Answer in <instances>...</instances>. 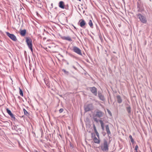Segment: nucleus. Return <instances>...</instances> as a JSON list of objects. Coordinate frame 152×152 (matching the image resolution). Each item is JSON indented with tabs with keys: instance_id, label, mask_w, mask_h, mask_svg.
Segmentation results:
<instances>
[{
	"instance_id": "412c9836",
	"label": "nucleus",
	"mask_w": 152,
	"mask_h": 152,
	"mask_svg": "<svg viewBox=\"0 0 152 152\" xmlns=\"http://www.w3.org/2000/svg\"><path fill=\"white\" fill-rule=\"evenodd\" d=\"M19 89L20 94L21 96H23V93L22 91L20 88H19Z\"/></svg>"
},
{
	"instance_id": "a878e982",
	"label": "nucleus",
	"mask_w": 152,
	"mask_h": 152,
	"mask_svg": "<svg viewBox=\"0 0 152 152\" xmlns=\"http://www.w3.org/2000/svg\"><path fill=\"white\" fill-rule=\"evenodd\" d=\"M95 133H96V135L97 136V137L99 138V133H98V132H96Z\"/></svg>"
},
{
	"instance_id": "0eeeda50",
	"label": "nucleus",
	"mask_w": 152,
	"mask_h": 152,
	"mask_svg": "<svg viewBox=\"0 0 152 152\" xmlns=\"http://www.w3.org/2000/svg\"><path fill=\"white\" fill-rule=\"evenodd\" d=\"M73 50L74 52L79 55L82 54L81 50L79 48L76 46L73 47Z\"/></svg>"
},
{
	"instance_id": "6ab92c4d",
	"label": "nucleus",
	"mask_w": 152,
	"mask_h": 152,
	"mask_svg": "<svg viewBox=\"0 0 152 152\" xmlns=\"http://www.w3.org/2000/svg\"><path fill=\"white\" fill-rule=\"evenodd\" d=\"M64 39L69 41H72L71 38L69 37H64Z\"/></svg>"
},
{
	"instance_id": "2eb2a0df",
	"label": "nucleus",
	"mask_w": 152,
	"mask_h": 152,
	"mask_svg": "<svg viewBox=\"0 0 152 152\" xmlns=\"http://www.w3.org/2000/svg\"><path fill=\"white\" fill-rule=\"evenodd\" d=\"M99 122L100 123L101 126L102 128V129L103 130H104V124L102 121L100 120L99 121Z\"/></svg>"
},
{
	"instance_id": "393cba45",
	"label": "nucleus",
	"mask_w": 152,
	"mask_h": 152,
	"mask_svg": "<svg viewBox=\"0 0 152 152\" xmlns=\"http://www.w3.org/2000/svg\"><path fill=\"white\" fill-rule=\"evenodd\" d=\"M23 111L25 115H27L28 114V113L27 111H26L25 109H23Z\"/></svg>"
},
{
	"instance_id": "4be33fe9",
	"label": "nucleus",
	"mask_w": 152,
	"mask_h": 152,
	"mask_svg": "<svg viewBox=\"0 0 152 152\" xmlns=\"http://www.w3.org/2000/svg\"><path fill=\"white\" fill-rule=\"evenodd\" d=\"M127 110L128 113H130L131 112V108L130 107H128L127 108Z\"/></svg>"
},
{
	"instance_id": "ddd939ff",
	"label": "nucleus",
	"mask_w": 152,
	"mask_h": 152,
	"mask_svg": "<svg viewBox=\"0 0 152 152\" xmlns=\"http://www.w3.org/2000/svg\"><path fill=\"white\" fill-rule=\"evenodd\" d=\"M20 34L23 36H25L26 33V31L25 29L20 30Z\"/></svg>"
},
{
	"instance_id": "c756f323",
	"label": "nucleus",
	"mask_w": 152,
	"mask_h": 152,
	"mask_svg": "<svg viewBox=\"0 0 152 152\" xmlns=\"http://www.w3.org/2000/svg\"><path fill=\"white\" fill-rule=\"evenodd\" d=\"M63 71L64 72H66V70H63Z\"/></svg>"
},
{
	"instance_id": "f257e3e1",
	"label": "nucleus",
	"mask_w": 152,
	"mask_h": 152,
	"mask_svg": "<svg viewBox=\"0 0 152 152\" xmlns=\"http://www.w3.org/2000/svg\"><path fill=\"white\" fill-rule=\"evenodd\" d=\"M108 147L107 142L106 140H104L103 144L100 146L101 150L104 151H108L109 149Z\"/></svg>"
},
{
	"instance_id": "dca6fc26",
	"label": "nucleus",
	"mask_w": 152,
	"mask_h": 152,
	"mask_svg": "<svg viewBox=\"0 0 152 152\" xmlns=\"http://www.w3.org/2000/svg\"><path fill=\"white\" fill-rule=\"evenodd\" d=\"M91 106V104H89L85 108V110L86 111H89L91 110V109L89 107V106Z\"/></svg>"
},
{
	"instance_id": "f8f14e48",
	"label": "nucleus",
	"mask_w": 152,
	"mask_h": 152,
	"mask_svg": "<svg viewBox=\"0 0 152 152\" xmlns=\"http://www.w3.org/2000/svg\"><path fill=\"white\" fill-rule=\"evenodd\" d=\"M116 99L118 102L119 103H121L122 102V100L121 97L119 95H117L116 96Z\"/></svg>"
},
{
	"instance_id": "f3484780",
	"label": "nucleus",
	"mask_w": 152,
	"mask_h": 152,
	"mask_svg": "<svg viewBox=\"0 0 152 152\" xmlns=\"http://www.w3.org/2000/svg\"><path fill=\"white\" fill-rule=\"evenodd\" d=\"M99 96L100 99L102 100H104V96L101 94H99Z\"/></svg>"
},
{
	"instance_id": "1a4fd4ad",
	"label": "nucleus",
	"mask_w": 152,
	"mask_h": 152,
	"mask_svg": "<svg viewBox=\"0 0 152 152\" xmlns=\"http://www.w3.org/2000/svg\"><path fill=\"white\" fill-rule=\"evenodd\" d=\"M93 140L94 142L96 143L99 144L100 143V140L99 138L98 137L97 138L95 136L93 138Z\"/></svg>"
},
{
	"instance_id": "cd10ccee",
	"label": "nucleus",
	"mask_w": 152,
	"mask_h": 152,
	"mask_svg": "<svg viewBox=\"0 0 152 152\" xmlns=\"http://www.w3.org/2000/svg\"><path fill=\"white\" fill-rule=\"evenodd\" d=\"M64 110L63 108H61L59 110V112L60 113H62Z\"/></svg>"
},
{
	"instance_id": "b1692460",
	"label": "nucleus",
	"mask_w": 152,
	"mask_h": 152,
	"mask_svg": "<svg viewBox=\"0 0 152 152\" xmlns=\"http://www.w3.org/2000/svg\"><path fill=\"white\" fill-rule=\"evenodd\" d=\"M94 129L95 132H97L96 129V128L95 127V126L94 125Z\"/></svg>"
},
{
	"instance_id": "9b49d317",
	"label": "nucleus",
	"mask_w": 152,
	"mask_h": 152,
	"mask_svg": "<svg viewBox=\"0 0 152 152\" xmlns=\"http://www.w3.org/2000/svg\"><path fill=\"white\" fill-rule=\"evenodd\" d=\"M29 48H30L31 50V51L32 52V53L33 52V49L32 48V42L31 40H30L29 39Z\"/></svg>"
},
{
	"instance_id": "4468645a",
	"label": "nucleus",
	"mask_w": 152,
	"mask_h": 152,
	"mask_svg": "<svg viewBox=\"0 0 152 152\" xmlns=\"http://www.w3.org/2000/svg\"><path fill=\"white\" fill-rule=\"evenodd\" d=\"M106 131L107 132V134L109 135V134H111L110 132V130L109 128V126L108 125H107L106 126Z\"/></svg>"
},
{
	"instance_id": "39448f33",
	"label": "nucleus",
	"mask_w": 152,
	"mask_h": 152,
	"mask_svg": "<svg viewBox=\"0 0 152 152\" xmlns=\"http://www.w3.org/2000/svg\"><path fill=\"white\" fill-rule=\"evenodd\" d=\"M6 111L7 113L11 117V118L12 120L13 121H15L16 118L15 117V116L12 113L11 111L8 108L6 109Z\"/></svg>"
},
{
	"instance_id": "aec40b11",
	"label": "nucleus",
	"mask_w": 152,
	"mask_h": 152,
	"mask_svg": "<svg viewBox=\"0 0 152 152\" xmlns=\"http://www.w3.org/2000/svg\"><path fill=\"white\" fill-rule=\"evenodd\" d=\"M129 137L130 139V140H131V142H132L133 143H134V141L133 139V138L132 135H129Z\"/></svg>"
},
{
	"instance_id": "20e7f679",
	"label": "nucleus",
	"mask_w": 152,
	"mask_h": 152,
	"mask_svg": "<svg viewBox=\"0 0 152 152\" xmlns=\"http://www.w3.org/2000/svg\"><path fill=\"white\" fill-rule=\"evenodd\" d=\"M6 33L7 35L13 41H16L17 40L16 37L14 34H11L8 32H6Z\"/></svg>"
},
{
	"instance_id": "5701e85b",
	"label": "nucleus",
	"mask_w": 152,
	"mask_h": 152,
	"mask_svg": "<svg viewBox=\"0 0 152 152\" xmlns=\"http://www.w3.org/2000/svg\"><path fill=\"white\" fill-rule=\"evenodd\" d=\"M138 148V146L137 145H136L135 147V150L136 151V152H138L137 151V150Z\"/></svg>"
},
{
	"instance_id": "7ed1b4c3",
	"label": "nucleus",
	"mask_w": 152,
	"mask_h": 152,
	"mask_svg": "<svg viewBox=\"0 0 152 152\" xmlns=\"http://www.w3.org/2000/svg\"><path fill=\"white\" fill-rule=\"evenodd\" d=\"M137 15L142 23H147V20L145 16L140 14H137Z\"/></svg>"
},
{
	"instance_id": "c85d7f7f",
	"label": "nucleus",
	"mask_w": 152,
	"mask_h": 152,
	"mask_svg": "<svg viewBox=\"0 0 152 152\" xmlns=\"http://www.w3.org/2000/svg\"><path fill=\"white\" fill-rule=\"evenodd\" d=\"M107 111L108 112V113H109V114L111 115L112 114H111V112L110 111V110L108 109H107Z\"/></svg>"
},
{
	"instance_id": "9d476101",
	"label": "nucleus",
	"mask_w": 152,
	"mask_h": 152,
	"mask_svg": "<svg viewBox=\"0 0 152 152\" xmlns=\"http://www.w3.org/2000/svg\"><path fill=\"white\" fill-rule=\"evenodd\" d=\"M59 7L62 9H64L65 5L63 1H60L59 3Z\"/></svg>"
},
{
	"instance_id": "bb28decb",
	"label": "nucleus",
	"mask_w": 152,
	"mask_h": 152,
	"mask_svg": "<svg viewBox=\"0 0 152 152\" xmlns=\"http://www.w3.org/2000/svg\"><path fill=\"white\" fill-rule=\"evenodd\" d=\"M26 41L27 45L28 46V38H26Z\"/></svg>"
},
{
	"instance_id": "f03ea898",
	"label": "nucleus",
	"mask_w": 152,
	"mask_h": 152,
	"mask_svg": "<svg viewBox=\"0 0 152 152\" xmlns=\"http://www.w3.org/2000/svg\"><path fill=\"white\" fill-rule=\"evenodd\" d=\"M104 115V113L100 110H97L93 116L94 117V119L95 121H96V118H95V117H97L98 118H100L102 117Z\"/></svg>"
},
{
	"instance_id": "423d86ee",
	"label": "nucleus",
	"mask_w": 152,
	"mask_h": 152,
	"mask_svg": "<svg viewBox=\"0 0 152 152\" xmlns=\"http://www.w3.org/2000/svg\"><path fill=\"white\" fill-rule=\"evenodd\" d=\"M79 25L80 27L83 28H85V26L86 24V23L85 21L83 19H80L79 22Z\"/></svg>"
},
{
	"instance_id": "a211bd4d",
	"label": "nucleus",
	"mask_w": 152,
	"mask_h": 152,
	"mask_svg": "<svg viewBox=\"0 0 152 152\" xmlns=\"http://www.w3.org/2000/svg\"><path fill=\"white\" fill-rule=\"evenodd\" d=\"M88 24L92 28L93 26V23L92 22V21L91 20H89V21L88 22Z\"/></svg>"
},
{
	"instance_id": "6e6552de",
	"label": "nucleus",
	"mask_w": 152,
	"mask_h": 152,
	"mask_svg": "<svg viewBox=\"0 0 152 152\" xmlns=\"http://www.w3.org/2000/svg\"><path fill=\"white\" fill-rule=\"evenodd\" d=\"M90 89L91 92L94 94L95 96H96L97 94V91L96 88L94 87L90 88Z\"/></svg>"
}]
</instances>
